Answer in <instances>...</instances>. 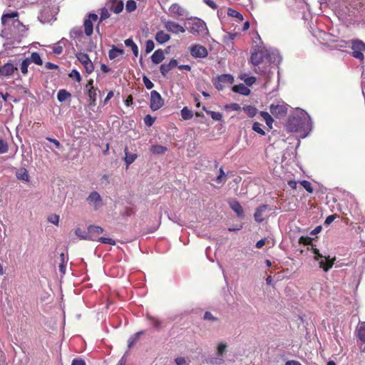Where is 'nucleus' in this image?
<instances>
[{
	"mask_svg": "<svg viewBox=\"0 0 365 365\" xmlns=\"http://www.w3.org/2000/svg\"><path fill=\"white\" fill-rule=\"evenodd\" d=\"M320 4H327L341 21L365 12V0H320Z\"/></svg>",
	"mask_w": 365,
	"mask_h": 365,
	"instance_id": "f257e3e1",
	"label": "nucleus"
},
{
	"mask_svg": "<svg viewBox=\"0 0 365 365\" xmlns=\"http://www.w3.org/2000/svg\"><path fill=\"white\" fill-rule=\"evenodd\" d=\"M19 13L17 11L6 13L2 15L1 24L4 28L0 34V36L8 40L13 39L19 43L21 38L26 31V28L17 19Z\"/></svg>",
	"mask_w": 365,
	"mask_h": 365,
	"instance_id": "f03ea898",
	"label": "nucleus"
},
{
	"mask_svg": "<svg viewBox=\"0 0 365 365\" xmlns=\"http://www.w3.org/2000/svg\"><path fill=\"white\" fill-rule=\"evenodd\" d=\"M312 128L310 116L305 110L300 108H297L293 112L286 123L288 132L300 133V136L303 138L307 136Z\"/></svg>",
	"mask_w": 365,
	"mask_h": 365,
	"instance_id": "7ed1b4c3",
	"label": "nucleus"
},
{
	"mask_svg": "<svg viewBox=\"0 0 365 365\" xmlns=\"http://www.w3.org/2000/svg\"><path fill=\"white\" fill-rule=\"evenodd\" d=\"M310 31L315 36L320 43L327 46L331 48L341 49L346 48L347 42L339 38L327 33L322 30L314 29L310 26Z\"/></svg>",
	"mask_w": 365,
	"mask_h": 365,
	"instance_id": "20e7f679",
	"label": "nucleus"
},
{
	"mask_svg": "<svg viewBox=\"0 0 365 365\" xmlns=\"http://www.w3.org/2000/svg\"><path fill=\"white\" fill-rule=\"evenodd\" d=\"M310 250L314 255V260L319 262V267L322 269L325 272H327L333 267L336 258H331L329 256L322 255L314 245H311Z\"/></svg>",
	"mask_w": 365,
	"mask_h": 365,
	"instance_id": "39448f33",
	"label": "nucleus"
},
{
	"mask_svg": "<svg viewBox=\"0 0 365 365\" xmlns=\"http://www.w3.org/2000/svg\"><path fill=\"white\" fill-rule=\"evenodd\" d=\"M187 30L194 35L205 36L208 34L206 24L200 19H194L188 23Z\"/></svg>",
	"mask_w": 365,
	"mask_h": 365,
	"instance_id": "423d86ee",
	"label": "nucleus"
},
{
	"mask_svg": "<svg viewBox=\"0 0 365 365\" xmlns=\"http://www.w3.org/2000/svg\"><path fill=\"white\" fill-rule=\"evenodd\" d=\"M250 61L255 66H258L259 64L266 61V47L261 46H257L251 54Z\"/></svg>",
	"mask_w": 365,
	"mask_h": 365,
	"instance_id": "0eeeda50",
	"label": "nucleus"
},
{
	"mask_svg": "<svg viewBox=\"0 0 365 365\" xmlns=\"http://www.w3.org/2000/svg\"><path fill=\"white\" fill-rule=\"evenodd\" d=\"M234 78L231 74H222L217 77L214 85L218 91H222L227 85L232 84Z\"/></svg>",
	"mask_w": 365,
	"mask_h": 365,
	"instance_id": "6e6552de",
	"label": "nucleus"
},
{
	"mask_svg": "<svg viewBox=\"0 0 365 365\" xmlns=\"http://www.w3.org/2000/svg\"><path fill=\"white\" fill-rule=\"evenodd\" d=\"M164 105V100L162 98L160 94L156 91L150 92V108L153 111H156L163 107Z\"/></svg>",
	"mask_w": 365,
	"mask_h": 365,
	"instance_id": "1a4fd4ad",
	"label": "nucleus"
},
{
	"mask_svg": "<svg viewBox=\"0 0 365 365\" xmlns=\"http://www.w3.org/2000/svg\"><path fill=\"white\" fill-rule=\"evenodd\" d=\"M228 344L225 341H220L216 346L217 356V357L213 359L211 362L213 364H222L224 363V355L227 351Z\"/></svg>",
	"mask_w": 365,
	"mask_h": 365,
	"instance_id": "9d476101",
	"label": "nucleus"
},
{
	"mask_svg": "<svg viewBox=\"0 0 365 365\" xmlns=\"http://www.w3.org/2000/svg\"><path fill=\"white\" fill-rule=\"evenodd\" d=\"M86 201L95 210H98L103 205L102 197L96 191L91 192L87 197Z\"/></svg>",
	"mask_w": 365,
	"mask_h": 365,
	"instance_id": "9b49d317",
	"label": "nucleus"
},
{
	"mask_svg": "<svg viewBox=\"0 0 365 365\" xmlns=\"http://www.w3.org/2000/svg\"><path fill=\"white\" fill-rule=\"evenodd\" d=\"M76 58L83 65L88 73H91L93 71V64L89 58L88 55L87 53L82 52L78 53L76 54Z\"/></svg>",
	"mask_w": 365,
	"mask_h": 365,
	"instance_id": "f8f14e48",
	"label": "nucleus"
},
{
	"mask_svg": "<svg viewBox=\"0 0 365 365\" xmlns=\"http://www.w3.org/2000/svg\"><path fill=\"white\" fill-rule=\"evenodd\" d=\"M190 51L191 56L196 58H205L208 54L207 48L205 46L199 45V44L192 45L190 47Z\"/></svg>",
	"mask_w": 365,
	"mask_h": 365,
	"instance_id": "ddd939ff",
	"label": "nucleus"
},
{
	"mask_svg": "<svg viewBox=\"0 0 365 365\" xmlns=\"http://www.w3.org/2000/svg\"><path fill=\"white\" fill-rule=\"evenodd\" d=\"M271 113L277 118L282 117L287 113V105L282 104H272L269 106Z\"/></svg>",
	"mask_w": 365,
	"mask_h": 365,
	"instance_id": "4468645a",
	"label": "nucleus"
},
{
	"mask_svg": "<svg viewBox=\"0 0 365 365\" xmlns=\"http://www.w3.org/2000/svg\"><path fill=\"white\" fill-rule=\"evenodd\" d=\"M266 61L279 63L281 61V57L278 50L266 47Z\"/></svg>",
	"mask_w": 365,
	"mask_h": 365,
	"instance_id": "2eb2a0df",
	"label": "nucleus"
},
{
	"mask_svg": "<svg viewBox=\"0 0 365 365\" xmlns=\"http://www.w3.org/2000/svg\"><path fill=\"white\" fill-rule=\"evenodd\" d=\"M164 26L167 31L173 34H177L179 33H184L185 31V29L182 26L173 21H165L164 23Z\"/></svg>",
	"mask_w": 365,
	"mask_h": 365,
	"instance_id": "dca6fc26",
	"label": "nucleus"
},
{
	"mask_svg": "<svg viewBox=\"0 0 365 365\" xmlns=\"http://www.w3.org/2000/svg\"><path fill=\"white\" fill-rule=\"evenodd\" d=\"M98 19V15L95 14H90L88 19L84 21V30L87 36H91L93 34V21Z\"/></svg>",
	"mask_w": 365,
	"mask_h": 365,
	"instance_id": "f3484780",
	"label": "nucleus"
},
{
	"mask_svg": "<svg viewBox=\"0 0 365 365\" xmlns=\"http://www.w3.org/2000/svg\"><path fill=\"white\" fill-rule=\"evenodd\" d=\"M17 70V65L14 66L13 63L9 62L0 68V75L4 77H9L12 76Z\"/></svg>",
	"mask_w": 365,
	"mask_h": 365,
	"instance_id": "a211bd4d",
	"label": "nucleus"
},
{
	"mask_svg": "<svg viewBox=\"0 0 365 365\" xmlns=\"http://www.w3.org/2000/svg\"><path fill=\"white\" fill-rule=\"evenodd\" d=\"M228 204L230 208L237 214L238 217L244 216V210L238 201L232 199L228 201Z\"/></svg>",
	"mask_w": 365,
	"mask_h": 365,
	"instance_id": "6ab92c4d",
	"label": "nucleus"
},
{
	"mask_svg": "<svg viewBox=\"0 0 365 365\" xmlns=\"http://www.w3.org/2000/svg\"><path fill=\"white\" fill-rule=\"evenodd\" d=\"M178 66V61L175 59H172L168 63H163L160 67V73L163 76L171 71L173 68Z\"/></svg>",
	"mask_w": 365,
	"mask_h": 365,
	"instance_id": "aec40b11",
	"label": "nucleus"
},
{
	"mask_svg": "<svg viewBox=\"0 0 365 365\" xmlns=\"http://www.w3.org/2000/svg\"><path fill=\"white\" fill-rule=\"evenodd\" d=\"M268 207L267 205H262L258 207L254 214V218L257 222H262L264 220V213L267 211Z\"/></svg>",
	"mask_w": 365,
	"mask_h": 365,
	"instance_id": "412c9836",
	"label": "nucleus"
},
{
	"mask_svg": "<svg viewBox=\"0 0 365 365\" xmlns=\"http://www.w3.org/2000/svg\"><path fill=\"white\" fill-rule=\"evenodd\" d=\"M16 177L18 180L29 182L30 177L28 170L25 168H21L16 171Z\"/></svg>",
	"mask_w": 365,
	"mask_h": 365,
	"instance_id": "4be33fe9",
	"label": "nucleus"
},
{
	"mask_svg": "<svg viewBox=\"0 0 365 365\" xmlns=\"http://www.w3.org/2000/svg\"><path fill=\"white\" fill-rule=\"evenodd\" d=\"M235 93H240L243 96H248L250 93V90L243 83L235 85L232 88Z\"/></svg>",
	"mask_w": 365,
	"mask_h": 365,
	"instance_id": "5701e85b",
	"label": "nucleus"
},
{
	"mask_svg": "<svg viewBox=\"0 0 365 365\" xmlns=\"http://www.w3.org/2000/svg\"><path fill=\"white\" fill-rule=\"evenodd\" d=\"M155 38L158 43L163 44L170 40V36L163 31H159L156 33Z\"/></svg>",
	"mask_w": 365,
	"mask_h": 365,
	"instance_id": "b1692460",
	"label": "nucleus"
},
{
	"mask_svg": "<svg viewBox=\"0 0 365 365\" xmlns=\"http://www.w3.org/2000/svg\"><path fill=\"white\" fill-rule=\"evenodd\" d=\"M165 56L163 51L161 49L156 50L151 56V60L153 63L158 64L163 61Z\"/></svg>",
	"mask_w": 365,
	"mask_h": 365,
	"instance_id": "393cba45",
	"label": "nucleus"
},
{
	"mask_svg": "<svg viewBox=\"0 0 365 365\" xmlns=\"http://www.w3.org/2000/svg\"><path fill=\"white\" fill-rule=\"evenodd\" d=\"M124 50L123 48H119L115 46H113L108 52V57L110 60H113L119 56H122Z\"/></svg>",
	"mask_w": 365,
	"mask_h": 365,
	"instance_id": "a878e982",
	"label": "nucleus"
},
{
	"mask_svg": "<svg viewBox=\"0 0 365 365\" xmlns=\"http://www.w3.org/2000/svg\"><path fill=\"white\" fill-rule=\"evenodd\" d=\"M125 162L126 167L128 168L130 164H132L137 158L138 155L135 153H130L128 152V149L127 147L125 148Z\"/></svg>",
	"mask_w": 365,
	"mask_h": 365,
	"instance_id": "bb28decb",
	"label": "nucleus"
},
{
	"mask_svg": "<svg viewBox=\"0 0 365 365\" xmlns=\"http://www.w3.org/2000/svg\"><path fill=\"white\" fill-rule=\"evenodd\" d=\"M169 11L171 14H177L179 16L185 14V9L178 4H173L169 8Z\"/></svg>",
	"mask_w": 365,
	"mask_h": 365,
	"instance_id": "cd10ccee",
	"label": "nucleus"
},
{
	"mask_svg": "<svg viewBox=\"0 0 365 365\" xmlns=\"http://www.w3.org/2000/svg\"><path fill=\"white\" fill-rule=\"evenodd\" d=\"M357 336L362 342L365 343V322L358 324L356 328Z\"/></svg>",
	"mask_w": 365,
	"mask_h": 365,
	"instance_id": "c85d7f7f",
	"label": "nucleus"
},
{
	"mask_svg": "<svg viewBox=\"0 0 365 365\" xmlns=\"http://www.w3.org/2000/svg\"><path fill=\"white\" fill-rule=\"evenodd\" d=\"M146 319L152 323L153 327L155 329H159L161 327L162 325V321L158 319V317H155L154 316H152L150 314H146Z\"/></svg>",
	"mask_w": 365,
	"mask_h": 365,
	"instance_id": "c756f323",
	"label": "nucleus"
},
{
	"mask_svg": "<svg viewBox=\"0 0 365 365\" xmlns=\"http://www.w3.org/2000/svg\"><path fill=\"white\" fill-rule=\"evenodd\" d=\"M227 14L229 16L235 18L238 22H242L244 20L242 14L232 8H228Z\"/></svg>",
	"mask_w": 365,
	"mask_h": 365,
	"instance_id": "7c9ffc66",
	"label": "nucleus"
},
{
	"mask_svg": "<svg viewBox=\"0 0 365 365\" xmlns=\"http://www.w3.org/2000/svg\"><path fill=\"white\" fill-rule=\"evenodd\" d=\"M127 47H130L133 53V55L137 57L138 56V47L132 38H127L124 41Z\"/></svg>",
	"mask_w": 365,
	"mask_h": 365,
	"instance_id": "2f4dec72",
	"label": "nucleus"
},
{
	"mask_svg": "<svg viewBox=\"0 0 365 365\" xmlns=\"http://www.w3.org/2000/svg\"><path fill=\"white\" fill-rule=\"evenodd\" d=\"M123 6L124 4L122 1H115L112 3L110 9L115 14H119L123 11Z\"/></svg>",
	"mask_w": 365,
	"mask_h": 365,
	"instance_id": "473e14b6",
	"label": "nucleus"
},
{
	"mask_svg": "<svg viewBox=\"0 0 365 365\" xmlns=\"http://www.w3.org/2000/svg\"><path fill=\"white\" fill-rule=\"evenodd\" d=\"M75 234L83 240H96L94 237H92L89 235L88 232L87 233L86 231L78 227L75 230Z\"/></svg>",
	"mask_w": 365,
	"mask_h": 365,
	"instance_id": "72a5a7b5",
	"label": "nucleus"
},
{
	"mask_svg": "<svg viewBox=\"0 0 365 365\" xmlns=\"http://www.w3.org/2000/svg\"><path fill=\"white\" fill-rule=\"evenodd\" d=\"M103 229L99 226L90 225L88 227V232L89 235L92 237H93V236L95 235H98L103 233Z\"/></svg>",
	"mask_w": 365,
	"mask_h": 365,
	"instance_id": "f704fd0d",
	"label": "nucleus"
},
{
	"mask_svg": "<svg viewBox=\"0 0 365 365\" xmlns=\"http://www.w3.org/2000/svg\"><path fill=\"white\" fill-rule=\"evenodd\" d=\"M259 115L263 118V120L265 121L267 125L269 128H272L274 120H273L272 117L270 115V114H269L266 111H260Z\"/></svg>",
	"mask_w": 365,
	"mask_h": 365,
	"instance_id": "c9c22d12",
	"label": "nucleus"
},
{
	"mask_svg": "<svg viewBox=\"0 0 365 365\" xmlns=\"http://www.w3.org/2000/svg\"><path fill=\"white\" fill-rule=\"evenodd\" d=\"M71 93L65 89H61L57 93V99L59 102L65 101L68 98L71 97Z\"/></svg>",
	"mask_w": 365,
	"mask_h": 365,
	"instance_id": "e433bc0d",
	"label": "nucleus"
},
{
	"mask_svg": "<svg viewBox=\"0 0 365 365\" xmlns=\"http://www.w3.org/2000/svg\"><path fill=\"white\" fill-rule=\"evenodd\" d=\"M88 96L90 101V105L92 106H96V101L97 99V89L91 88V90L88 91Z\"/></svg>",
	"mask_w": 365,
	"mask_h": 365,
	"instance_id": "4c0bfd02",
	"label": "nucleus"
},
{
	"mask_svg": "<svg viewBox=\"0 0 365 365\" xmlns=\"http://www.w3.org/2000/svg\"><path fill=\"white\" fill-rule=\"evenodd\" d=\"M181 116L183 120H190L193 117V112L187 107H184L181 111Z\"/></svg>",
	"mask_w": 365,
	"mask_h": 365,
	"instance_id": "58836bf2",
	"label": "nucleus"
},
{
	"mask_svg": "<svg viewBox=\"0 0 365 365\" xmlns=\"http://www.w3.org/2000/svg\"><path fill=\"white\" fill-rule=\"evenodd\" d=\"M243 110L250 118L255 116L258 113L257 109L252 106H247L243 108Z\"/></svg>",
	"mask_w": 365,
	"mask_h": 365,
	"instance_id": "ea45409f",
	"label": "nucleus"
},
{
	"mask_svg": "<svg viewBox=\"0 0 365 365\" xmlns=\"http://www.w3.org/2000/svg\"><path fill=\"white\" fill-rule=\"evenodd\" d=\"M168 148L160 145H153L150 150L155 154H163L167 151Z\"/></svg>",
	"mask_w": 365,
	"mask_h": 365,
	"instance_id": "a19ab883",
	"label": "nucleus"
},
{
	"mask_svg": "<svg viewBox=\"0 0 365 365\" xmlns=\"http://www.w3.org/2000/svg\"><path fill=\"white\" fill-rule=\"evenodd\" d=\"M29 59L30 60V63L33 62L39 66L42 65V63H43L39 53L37 52L32 53L30 58H29Z\"/></svg>",
	"mask_w": 365,
	"mask_h": 365,
	"instance_id": "79ce46f5",
	"label": "nucleus"
},
{
	"mask_svg": "<svg viewBox=\"0 0 365 365\" xmlns=\"http://www.w3.org/2000/svg\"><path fill=\"white\" fill-rule=\"evenodd\" d=\"M143 334V331L136 332L135 334L132 335L128 341V346L129 348H130L139 339L140 336Z\"/></svg>",
	"mask_w": 365,
	"mask_h": 365,
	"instance_id": "37998d69",
	"label": "nucleus"
},
{
	"mask_svg": "<svg viewBox=\"0 0 365 365\" xmlns=\"http://www.w3.org/2000/svg\"><path fill=\"white\" fill-rule=\"evenodd\" d=\"M237 36V34L234 33H228L227 35L224 36V43L227 46H230V44L232 43L233 40Z\"/></svg>",
	"mask_w": 365,
	"mask_h": 365,
	"instance_id": "c03bdc74",
	"label": "nucleus"
},
{
	"mask_svg": "<svg viewBox=\"0 0 365 365\" xmlns=\"http://www.w3.org/2000/svg\"><path fill=\"white\" fill-rule=\"evenodd\" d=\"M30 63H31L29 58H26L23 60L20 66L21 71L23 74H26L28 73V67L30 65Z\"/></svg>",
	"mask_w": 365,
	"mask_h": 365,
	"instance_id": "a18cd8bd",
	"label": "nucleus"
},
{
	"mask_svg": "<svg viewBox=\"0 0 365 365\" xmlns=\"http://www.w3.org/2000/svg\"><path fill=\"white\" fill-rule=\"evenodd\" d=\"M226 175L222 169V168H220L219 175L217 176L215 181L218 184H222L225 182Z\"/></svg>",
	"mask_w": 365,
	"mask_h": 365,
	"instance_id": "49530a36",
	"label": "nucleus"
},
{
	"mask_svg": "<svg viewBox=\"0 0 365 365\" xmlns=\"http://www.w3.org/2000/svg\"><path fill=\"white\" fill-rule=\"evenodd\" d=\"M252 130L259 134L260 135H265V132L262 128V124L258 122H255L252 125Z\"/></svg>",
	"mask_w": 365,
	"mask_h": 365,
	"instance_id": "de8ad7c7",
	"label": "nucleus"
},
{
	"mask_svg": "<svg viewBox=\"0 0 365 365\" xmlns=\"http://www.w3.org/2000/svg\"><path fill=\"white\" fill-rule=\"evenodd\" d=\"M300 184L308 192L312 193L314 192L313 187L310 182L304 180L300 181Z\"/></svg>",
	"mask_w": 365,
	"mask_h": 365,
	"instance_id": "09e8293b",
	"label": "nucleus"
},
{
	"mask_svg": "<svg viewBox=\"0 0 365 365\" xmlns=\"http://www.w3.org/2000/svg\"><path fill=\"white\" fill-rule=\"evenodd\" d=\"M241 79L244 81V82L246 83V85L250 86L252 84H254L256 81V78L254 76H247L246 75H244L241 77Z\"/></svg>",
	"mask_w": 365,
	"mask_h": 365,
	"instance_id": "8fccbe9b",
	"label": "nucleus"
},
{
	"mask_svg": "<svg viewBox=\"0 0 365 365\" xmlns=\"http://www.w3.org/2000/svg\"><path fill=\"white\" fill-rule=\"evenodd\" d=\"M98 242L103 243V244H108L110 245H115L116 244L115 241L113 240L112 238L108 237H99L98 240H96Z\"/></svg>",
	"mask_w": 365,
	"mask_h": 365,
	"instance_id": "3c124183",
	"label": "nucleus"
},
{
	"mask_svg": "<svg viewBox=\"0 0 365 365\" xmlns=\"http://www.w3.org/2000/svg\"><path fill=\"white\" fill-rule=\"evenodd\" d=\"M207 113L210 115L211 118L216 121H220L222 118V114L215 111H207Z\"/></svg>",
	"mask_w": 365,
	"mask_h": 365,
	"instance_id": "603ef678",
	"label": "nucleus"
},
{
	"mask_svg": "<svg viewBox=\"0 0 365 365\" xmlns=\"http://www.w3.org/2000/svg\"><path fill=\"white\" fill-rule=\"evenodd\" d=\"M155 48V43L152 40H148L145 42V53H149L153 51Z\"/></svg>",
	"mask_w": 365,
	"mask_h": 365,
	"instance_id": "864d4df0",
	"label": "nucleus"
},
{
	"mask_svg": "<svg viewBox=\"0 0 365 365\" xmlns=\"http://www.w3.org/2000/svg\"><path fill=\"white\" fill-rule=\"evenodd\" d=\"M125 7L128 11L131 12L136 9V3L133 0H128L126 3Z\"/></svg>",
	"mask_w": 365,
	"mask_h": 365,
	"instance_id": "5fc2aeb1",
	"label": "nucleus"
},
{
	"mask_svg": "<svg viewBox=\"0 0 365 365\" xmlns=\"http://www.w3.org/2000/svg\"><path fill=\"white\" fill-rule=\"evenodd\" d=\"M203 319L205 320L211 321V322H217L218 319L212 315V314L210 312H205L204 314Z\"/></svg>",
	"mask_w": 365,
	"mask_h": 365,
	"instance_id": "6e6d98bb",
	"label": "nucleus"
},
{
	"mask_svg": "<svg viewBox=\"0 0 365 365\" xmlns=\"http://www.w3.org/2000/svg\"><path fill=\"white\" fill-rule=\"evenodd\" d=\"M61 263L59 264V271L64 274L66 273L65 256L63 253L61 254Z\"/></svg>",
	"mask_w": 365,
	"mask_h": 365,
	"instance_id": "4d7b16f0",
	"label": "nucleus"
},
{
	"mask_svg": "<svg viewBox=\"0 0 365 365\" xmlns=\"http://www.w3.org/2000/svg\"><path fill=\"white\" fill-rule=\"evenodd\" d=\"M69 76L71 78L76 79V81L80 82L81 81V77L78 71L76 69H73L71 71V73L69 74Z\"/></svg>",
	"mask_w": 365,
	"mask_h": 365,
	"instance_id": "13d9d810",
	"label": "nucleus"
},
{
	"mask_svg": "<svg viewBox=\"0 0 365 365\" xmlns=\"http://www.w3.org/2000/svg\"><path fill=\"white\" fill-rule=\"evenodd\" d=\"M155 120V118L152 117V116H151V115H145V117L144 118V123H145V124L147 126L150 127V126H151V125L154 123Z\"/></svg>",
	"mask_w": 365,
	"mask_h": 365,
	"instance_id": "bf43d9fd",
	"label": "nucleus"
},
{
	"mask_svg": "<svg viewBox=\"0 0 365 365\" xmlns=\"http://www.w3.org/2000/svg\"><path fill=\"white\" fill-rule=\"evenodd\" d=\"M143 81L146 88L151 89L153 88V86H154L153 83L147 76H144L143 77Z\"/></svg>",
	"mask_w": 365,
	"mask_h": 365,
	"instance_id": "052dcab7",
	"label": "nucleus"
},
{
	"mask_svg": "<svg viewBox=\"0 0 365 365\" xmlns=\"http://www.w3.org/2000/svg\"><path fill=\"white\" fill-rule=\"evenodd\" d=\"M8 151V145L3 140L0 139V154L6 153Z\"/></svg>",
	"mask_w": 365,
	"mask_h": 365,
	"instance_id": "680f3d73",
	"label": "nucleus"
},
{
	"mask_svg": "<svg viewBox=\"0 0 365 365\" xmlns=\"http://www.w3.org/2000/svg\"><path fill=\"white\" fill-rule=\"evenodd\" d=\"M82 34V31L79 29H73L70 31V36L71 38H76Z\"/></svg>",
	"mask_w": 365,
	"mask_h": 365,
	"instance_id": "e2e57ef3",
	"label": "nucleus"
},
{
	"mask_svg": "<svg viewBox=\"0 0 365 365\" xmlns=\"http://www.w3.org/2000/svg\"><path fill=\"white\" fill-rule=\"evenodd\" d=\"M110 16V14L106 9H103L101 10L100 21H103V20L108 19Z\"/></svg>",
	"mask_w": 365,
	"mask_h": 365,
	"instance_id": "0e129e2a",
	"label": "nucleus"
},
{
	"mask_svg": "<svg viewBox=\"0 0 365 365\" xmlns=\"http://www.w3.org/2000/svg\"><path fill=\"white\" fill-rule=\"evenodd\" d=\"M53 51L56 54H61L63 52V46L58 43H56L53 48Z\"/></svg>",
	"mask_w": 365,
	"mask_h": 365,
	"instance_id": "69168bd1",
	"label": "nucleus"
},
{
	"mask_svg": "<svg viewBox=\"0 0 365 365\" xmlns=\"http://www.w3.org/2000/svg\"><path fill=\"white\" fill-rule=\"evenodd\" d=\"M175 363L176 365H185L186 364V360L182 356H178L175 359Z\"/></svg>",
	"mask_w": 365,
	"mask_h": 365,
	"instance_id": "338daca9",
	"label": "nucleus"
},
{
	"mask_svg": "<svg viewBox=\"0 0 365 365\" xmlns=\"http://www.w3.org/2000/svg\"><path fill=\"white\" fill-rule=\"evenodd\" d=\"M71 365H86V362L82 359H73Z\"/></svg>",
	"mask_w": 365,
	"mask_h": 365,
	"instance_id": "774afa93",
	"label": "nucleus"
}]
</instances>
